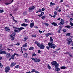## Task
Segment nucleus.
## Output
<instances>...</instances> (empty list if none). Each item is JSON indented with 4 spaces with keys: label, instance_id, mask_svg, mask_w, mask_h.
I'll return each mask as SVG.
<instances>
[{
    "label": "nucleus",
    "instance_id": "nucleus-1",
    "mask_svg": "<svg viewBox=\"0 0 73 73\" xmlns=\"http://www.w3.org/2000/svg\"><path fill=\"white\" fill-rule=\"evenodd\" d=\"M51 64L52 65L55 66V68H57L58 67V64H57V62L56 61H53L51 62Z\"/></svg>",
    "mask_w": 73,
    "mask_h": 73
},
{
    "label": "nucleus",
    "instance_id": "nucleus-2",
    "mask_svg": "<svg viewBox=\"0 0 73 73\" xmlns=\"http://www.w3.org/2000/svg\"><path fill=\"white\" fill-rule=\"evenodd\" d=\"M17 29H18L19 30H15L14 31L15 32H17L18 33H19V32H20L21 30H23V29H24L23 27H21L20 28H18Z\"/></svg>",
    "mask_w": 73,
    "mask_h": 73
},
{
    "label": "nucleus",
    "instance_id": "nucleus-3",
    "mask_svg": "<svg viewBox=\"0 0 73 73\" xmlns=\"http://www.w3.org/2000/svg\"><path fill=\"white\" fill-rule=\"evenodd\" d=\"M11 70V68L9 67H7L5 68V73H8Z\"/></svg>",
    "mask_w": 73,
    "mask_h": 73
},
{
    "label": "nucleus",
    "instance_id": "nucleus-4",
    "mask_svg": "<svg viewBox=\"0 0 73 73\" xmlns=\"http://www.w3.org/2000/svg\"><path fill=\"white\" fill-rule=\"evenodd\" d=\"M66 40L68 41V42H67V44L68 45H70V43L72 42V39L67 38L66 39Z\"/></svg>",
    "mask_w": 73,
    "mask_h": 73
},
{
    "label": "nucleus",
    "instance_id": "nucleus-5",
    "mask_svg": "<svg viewBox=\"0 0 73 73\" xmlns=\"http://www.w3.org/2000/svg\"><path fill=\"white\" fill-rule=\"evenodd\" d=\"M31 59H32L33 60H34V61L35 62H39L40 61V60L38 59H37V58H31Z\"/></svg>",
    "mask_w": 73,
    "mask_h": 73
},
{
    "label": "nucleus",
    "instance_id": "nucleus-6",
    "mask_svg": "<svg viewBox=\"0 0 73 73\" xmlns=\"http://www.w3.org/2000/svg\"><path fill=\"white\" fill-rule=\"evenodd\" d=\"M39 48H40V49H44L45 48V46L43 44H42L40 45Z\"/></svg>",
    "mask_w": 73,
    "mask_h": 73
},
{
    "label": "nucleus",
    "instance_id": "nucleus-7",
    "mask_svg": "<svg viewBox=\"0 0 73 73\" xmlns=\"http://www.w3.org/2000/svg\"><path fill=\"white\" fill-rule=\"evenodd\" d=\"M35 8V7H34V6H33L32 7H30L28 9L29 10V11H32V10H33Z\"/></svg>",
    "mask_w": 73,
    "mask_h": 73
},
{
    "label": "nucleus",
    "instance_id": "nucleus-8",
    "mask_svg": "<svg viewBox=\"0 0 73 73\" xmlns=\"http://www.w3.org/2000/svg\"><path fill=\"white\" fill-rule=\"evenodd\" d=\"M60 23L61 24H62V25L64 24V23H65L64 20H63L62 19H61L60 21Z\"/></svg>",
    "mask_w": 73,
    "mask_h": 73
},
{
    "label": "nucleus",
    "instance_id": "nucleus-9",
    "mask_svg": "<svg viewBox=\"0 0 73 73\" xmlns=\"http://www.w3.org/2000/svg\"><path fill=\"white\" fill-rule=\"evenodd\" d=\"M5 30L6 31V32H10V29L8 28V27H5Z\"/></svg>",
    "mask_w": 73,
    "mask_h": 73
},
{
    "label": "nucleus",
    "instance_id": "nucleus-10",
    "mask_svg": "<svg viewBox=\"0 0 73 73\" xmlns=\"http://www.w3.org/2000/svg\"><path fill=\"white\" fill-rule=\"evenodd\" d=\"M31 73H33V72H35L36 73H40L37 71H35V69H33L32 70V71L31 72Z\"/></svg>",
    "mask_w": 73,
    "mask_h": 73
},
{
    "label": "nucleus",
    "instance_id": "nucleus-11",
    "mask_svg": "<svg viewBox=\"0 0 73 73\" xmlns=\"http://www.w3.org/2000/svg\"><path fill=\"white\" fill-rule=\"evenodd\" d=\"M53 42L48 43V44L49 46L50 47L52 46H53Z\"/></svg>",
    "mask_w": 73,
    "mask_h": 73
},
{
    "label": "nucleus",
    "instance_id": "nucleus-12",
    "mask_svg": "<svg viewBox=\"0 0 73 73\" xmlns=\"http://www.w3.org/2000/svg\"><path fill=\"white\" fill-rule=\"evenodd\" d=\"M34 23H31L30 24V27L31 28H32L33 27H34Z\"/></svg>",
    "mask_w": 73,
    "mask_h": 73
},
{
    "label": "nucleus",
    "instance_id": "nucleus-13",
    "mask_svg": "<svg viewBox=\"0 0 73 73\" xmlns=\"http://www.w3.org/2000/svg\"><path fill=\"white\" fill-rule=\"evenodd\" d=\"M52 35V33H48L46 34V37H48L49 36H50V35Z\"/></svg>",
    "mask_w": 73,
    "mask_h": 73
},
{
    "label": "nucleus",
    "instance_id": "nucleus-14",
    "mask_svg": "<svg viewBox=\"0 0 73 73\" xmlns=\"http://www.w3.org/2000/svg\"><path fill=\"white\" fill-rule=\"evenodd\" d=\"M28 56V54L27 53H25V54H23V57L25 58H27Z\"/></svg>",
    "mask_w": 73,
    "mask_h": 73
},
{
    "label": "nucleus",
    "instance_id": "nucleus-15",
    "mask_svg": "<svg viewBox=\"0 0 73 73\" xmlns=\"http://www.w3.org/2000/svg\"><path fill=\"white\" fill-rule=\"evenodd\" d=\"M16 65V63L13 62H12L11 65H10L11 67H13V66Z\"/></svg>",
    "mask_w": 73,
    "mask_h": 73
},
{
    "label": "nucleus",
    "instance_id": "nucleus-16",
    "mask_svg": "<svg viewBox=\"0 0 73 73\" xmlns=\"http://www.w3.org/2000/svg\"><path fill=\"white\" fill-rule=\"evenodd\" d=\"M44 14V13L43 12H42L41 13V14L40 15H38L37 16H39V17H41V16H43Z\"/></svg>",
    "mask_w": 73,
    "mask_h": 73
},
{
    "label": "nucleus",
    "instance_id": "nucleus-17",
    "mask_svg": "<svg viewBox=\"0 0 73 73\" xmlns=\"http://www.w3.org/2000/svg\"><path fill=\"white\" fill-rule=\"evenodd\" d=\"M56 5V4L55 3L51 2L49 6L50 7H52V6H53V5Z\"/></svg>",
    "mask_w": 73,
    "mask_h": 73
},
{
    "label": "nucleus",
    "instance_id": "nucleus-18",
    "mask_svg": "<svg viewBox=\"0 0 73 73\" xmlns=\"http://www.w3.org/2000/svg\"><path fill=\"white\" fill-rule=\"evenodd\" d=\"M0 54H7V52L5 51H1L0 52Z\"/></svg>",
    "mask_w": 73,
    "mask_h": 73
},
{
    "label": "nucleus",
    "instance_id": "nucleus-19",
    "mask_svg": "<svg viewBox=\"0 0 73 73\" xmlns=\"http://www.w3.org/2000/svg\"><path fill=\"white\" fill-rule=\"evenodd\" d=\"M11 56V55L10 53H8L6 55V57L7 58H10Z\"/></svg>",
    "mask_w": 73,
    "mask_h": 73
},
{
    "label": "nucleus",
    "instance_id": "nucleus-20",
    "mask_svg": "<svg viewBox=\"0 0 73 73\" xmlns=\"http://www.w3.org/2000/svg\"><path fill=\"white\" fill-rule=\"evenodd\" d=\"M10 38H11V41H13L15 40V37L13 36H10Z\"/></svg>",
    "mask_w": 73,
    "mask_h": 73
},
{
    "label": "nucleus",
    "instance_id": "nucleus-21",
    "mask_svg": "<svg viewBox=\"0 0 73 73\" xmlns=\"http://www.w3.org/2000/svg\"><path fill=\"white\" fill-rule=\"evenodd\" d=\"M21 26H23V27H27V26H28V24H25V23H23L21 25Z\"/></svg>",
    "mask_w": 73,
    "mask_h": 73
},
{
    "label": "nucleus",
    "instance_id": "nucleus-22",
    "mask_svg": "<svg viewBox=\"0 0 73 73\" xmlns=\"http://www.w3.org/2000/svg\"><path fill=\"white\" fill-rule=\"evenodd\" d=\"M52 38V37L51 36L50 38V41L51 42H53V38Z\"/></svg>",
    "mask_w": 73,
    "mask_h": 73
},
{
    "label": "nucleus",
    "instance_id": "nucleus-23",
    "mask_svg": "<svg viewBox=\"0 0 73 73\" xmlns=\"http://www.w3.org/2000/svg\"><path fill=\"white\" fill-rule=\"evenodd\" d=\"M27 43H25L23 45V48H25L26 47H27Z\"/></svg>",
    "mask_w": 73,
    "mask_h": 73
},
{
    "label": "nucleus",
    "instance_id": "nucleus-24",
    "mask_svg": "<svg viewBox=\"0 0 73 73\" xmlns=\"http://www.w3.org/2000/svg\"><path fill=\"white\" fill-rule=\"evenodd\" d=\"M52 25H54V27H56V25H57V23H56L55 22H53L51 23Z\"/></svg>",
    "mask_w": 73,
    "mask_h": 73
},
{
    "label": "nucleus",
    "instance_id": "nucleus-25",
    "mask_svg": "<svg viewBox=\"0 0 73 73\" xmlns=\"http://www.w3.org/2000/svg\"><path fill=\"white\" fill-rule=\"evenodd\" d=\"M65 27H66V28H68V29H69L70 28H72V27L70 26L69 25L68 26H64Z\"/></svg>",
    "mask_w": 73,
    "mask_h": 73
},
{
    "label": "nucleus",
    "instance_id": "nucleus-26",
    "mask_svg": "<svg viewBox=\"0 0 73 73\" xmlns=\"http://www.w3.org/2000/svg\"><path fill=\"white\" fill-rule=\"evenodd\" d=\"M46 17V16H42L41 17L42 19H45Z\"/></svg>",
    "mask_w": 73,
    "mask_h": 73
},
{
    "label": "nucleus",
    "instance_id": "nucleus-27",
    "mask_svg": "<svg viewBox=\"0 0 73 73\" xmlns=\"http://www.w3.org/2000/svg\"><path fill=\"white\" fill-rule=\"evenodd\" d=\"M13 1L12 0L11 3H5V4H6V5H9V4H11L12 3H13Z\"/></svg>",
    "mask_w": 73,
    "mask_h": 73
},
{
    "label": "nucleus",
    "instance_id": "nucleus-28",
    "mask_svg": "<svg viewBox=\"0 0 73 73\" xmlns=\"http://www.w3.org/2000/svg\"><path fill=\"white\" fill-rule=\"evenodd\" d=\"M15 35H16V33L15 32H13L12 34L10 36H15Z\"/></svg>",
    "mask_w": 73,
    "mask_h": 73
},
{
    "label": "nucleus",
    "instance_id": "nucleus-29",
    "mask_svg": "<svg viewBox=\"0 0 73 73\" xmlns=\"http://www.w3.org/2000/svg\"><path fill=\"white\" fill-rule=\"evenodd\" d=\"M56 68L55 70L56 71V72H59V71H60V68Z\"/></svg>",
    "mask_w": 73,
    "mask_h": 73
},
{
    "label": "nucleus",
    "instance_id": "nucleus-30",
    "mask_svg": "<svg viewBox=\"0 0 73 73\" xmlns=\"http://www.w3.org/2000/svg\"><path fill=\"white\" fill-rule=\"evenodd\" d=\"M34 49V47H31L29 48V50H33Z\"/></svg>",
    "mask_w": 73,
    "mask_h": 73
},
{
    "label": "nucleus",
    "instance_id": "nucleus-31",
    "mask_svg": "<svg viewBox=\"0 0 73 73\" xmlns=\"http://www.w3.org/2000/svg\"><path fill=\"white\" fill-rule=\"evenodd\" d=\"M36 44H37V46H38V47H39V48L40 47V45H41L40 44V43L38 42Z\"/></svg>",
    "mask_w": 73,
    "mask_h": 73
},
{
    "label": "nucleus",
    "instance_id": "nucleus-32",
    "mask_svg": "<svg viewBox=\"0 0 73 73\" xmlns=\"http://www.w3.org/2000/svg\"><path fill=\"white\" fill-rule=\"evenodd\" d=\"M66 67L65 66H62L61 68L62 69H66Z\"/></svg>",
    "mask_w": 73,
    "mask_h": 73
},
{
    "label": "nucleus",
    "instance_id": "nucleus-33",
    "mask_svg": "<svg viewBox=\"0 0 73 73\" xmlns=\"http://www.w3.org/2000/svg\"><path fill=\"white\" fill-rule=\"evenodd\" d=\"M46 48L48 50H50V48L48 46H47Z\"/></svg>",
    "mask_w": 73,
    "mask_h": 73
},
{
    "label": "nucleus",
    "instance_id": "nucleus-34",
    "mask_svg": "<svg viewBox=\"0 0 73 73\" xmlns=\"http://www.w3.org/2000/svg\"><path fill=\"white\" fill-rule=\"evenodd\" d=\"M48 68L49 69H51V67H50V66H49V64H48Z\"/></svg>",
    "mask_w": 73,
    "mask_h": 73
},
{
    "label": "nucleus",
    "instance_id": "nucleus-35",
    "mask_svg": "<svg viewBox=\"0 0 73 73\" xmlns=\"http://www.w3.org/2000/svg\"><path fill=\"white\" fill-rule=\"evenodd\" d=\"M3 12H4V10L0 9V13H3Z\"/></svg>",
    "mask_w": 73,
    "mask_h": 73
},
{
    "label": "nucleus",
    "instance_id": "nucleus-36",
    "mask_svg": "<svg viewBox=\"0 0 73 73\" xmlns=\"http://www.w3.org/2000/svg\"><path fill=\"white\" fill-rule=\"evenodd\" d=\"M15 68L16 69H18L19 68V65L16 66H15Z\"/></svg>",
    "mask_w": 73,
    "mask_h": 73
},
{
    "label": "nucleus",
    "instance_id": "nucleus-37",
    "mask_svg": "<svg viewBox=\"0 0 73 73\" xmlns=\"http://www.w3.org/2000/svg\"><path fill=\"white\" fill-rule=\"evenodd\" d=\"M66 36H70V33H68L67 34H66Z\"/></svg>",
    "mask_w": 73,
    "mask_h": 73
},
{
    "label": "nucleus",
    "instance_id": "nucleus-38",
    "mask_svg": "<svg viewBox=\"0 0 73 73\" xmlns=\"http://www.w3.org/2000/svg\"><path fill=\"white\" fill-rule=\"evenodd\" d=\"M62 25H60V26H59V28H59V29H62Z\"/></svg>",
    "mask_w": 73,
    "mask_h": 73
},
{
    "label": "nucleus",
    "instance_id": "nucleus-39",
    "mask_svg": "<svg viewBox=\"0 0 73 73\" xmlns=\"http://www.w3.org/2000/svg\"><path fill=\"white\" fill-rule=\"evenodd\" d=\"M24 20H25V23H27L29 21V20H28L27 19H24Z\"/></svg>",
    "mask_w": 73,
    "mask_h": 73
},
{
    "label": "nucleus",
    "instance_id": "nucleus-40",
    "mask_svg": "<svg viewBox=\"0 0 73 73\" xmlns=\"http://www.w3.org/2000/svg\"><path fill=\"white\" fill-rule=\"evenodd\" d=\"M3 66L2 65L1 63H0V68H3Z\"/></svg>",
    "mask_w": 73,
    "mask_h": 73
},
{
    "label": "nucleus",
    "instance_id": "nucleus-41",
    "mask_svg": "<svg viewBox=\"0 0 73 73\" xmlns=\"http://www.w3.org/2000/svg\"><path fill=\"white\" fill-rule=\"evenodd\" d=\"M50 48H53V49H55V46H51V47H50Z\"/></svg>",
    "mask_w": 73,
    "mask_h": 73
},
{
    "label": "nucleus",
    "instance_id": "nucleus-42",
    "mask_svg": "<svg viewBox=\"0 0 73 73\" xmlns=\"http://www.w3.org/2000/svg\"><path fill=\"white\" fill-rule=\"evenodd\" d=\"M61 29H59V30H58V33H60V31H61Z\"/></svg>",
    "mask_w": 73,
    "mask_h": 73
},
{
    "label": "nucleus",
    "instance_id": "nucleus-43",
    "mask_svg": "<svg viewBox=\"0 0 73 73\" xmlns=\"http://www.w3.org/2000/svg\"><path fill=\"white\" fill-rule=\"evenodd\" d=\"M38 11H39V12H42V11H41V10L40 9H38Z\"/></svg>",
    "mask_w": 73,
    "mask_h": 73
},
{
    "label": "nucleus",
    "instance_id": "nucleus-44",
    "mask_svg": "<svg viewBox=\"0 0 73 73\" xmlns=\"http://www.w3.org/2000/svg\"><path fill=\"white\" fill-rule=\"evenodd\" d=\"M70 24L71 26H73V24L72 22H70Z\"/></svg>",
    "mask_w": 73,
    "mask_h": 73
},
{
    "label": "nucleus",
    "instance_id": "nucleus-45",
    "mask_svg": "<svg viewBox=\"0 0 73 73\" xmlns=\"http://www.w3.org/2000/svg\"><path fill=\"white\" fill-rule=\"evenodd\" d=\"M54 14L55 15H57V11H54Z\"/></svg>",
    "mask_w": 73,
    "mask_h": 73
},
{
    "label": "nucleus",
    "instance_id": "nucleus-46",
    "mask_svg": "<svg viewBox=\"0 0 73 73\" xmlns=\"http://www.w3.org/2000/svg\"><path fill=\"white\" fill-rule=\"evenodd\" d=\"M23 50H24V51H27V49H25V48H23Z\"/></svg>",
    "mask_w": 73,
    "mask_h": 73
},
{
    "label": "nucleus",
    "instance_id": "nucleus-47",
    "mask_svg": "<svg viewBox=\"0 0 73 73\" xmlns=\"http://www.w3.org/2000/svg\"><path fill=\"white\" fill-rule=\"evenodd\" d=\"M39 33H42V32H44V31H40V30H39Z\"/></svg>",
    "mask_w": 73,
    "mask_h": 73
},
{
    "label": "nucleus",
    "instance_id": "nucleus-48",
    "mask_svg": "<svg viewBox=\"0 0 73 73\" xmlns=\"http://www.w3.org/2000/svg\"><path fill=\"white\" fill-rule=\"evenodd\" d=\"M11 59H13V60H14V58H14V57L12 56H11Z\"/></svg>",
    "mask_w": 73,
    "mask_h": 73
},
{
    "label": "nucleus",
    "instance_id": "nucleus-49",
    "mask_svg": "<svg viewBox=\"0 0 73 73\" xmlns=\"http://www.w3.org/2000/svg\"><path fill=\"white\" fill-rule=\"evenodd\" d=\"M63 32H66V29H64L63 30Z\"/></svg>",
    "mask_w": 73,
    "mask_h": 73
},
{
    "label": "nucleus",
    "instance_id": "nucleus-50",
    "mask_svg": "<svg viewBox=\"0 0 73 73\" xmlns=\"http://www.w3.org/2000/svg\"><path fill=\"white\" fill-rule=\"evenodd\" d=\"M38 43V42H37V41L36 40L35 42V44H37Z\"/></svg>",
    "mask_w": 73,
    "mask_h": 73
},
{
    "label": "nucleus",
    "instance_id": "nucleus-51",
    "mask_svg": "<svg viewBox=\"0 0 73 73\" xmlns=\"http://www.w3.org/2000/svg\"><path fill=\"white\" fill-rule=\"evenodd\" d=\"M14 54H15V55H16V56H19V55L17 54L16 53H14Z\"/></svg>",
    "mask_w": 73,
    "mask_h": 73
},
{
    "label": "nucleus",
    "instance_id": "nucleus-52",
    "mask_svg": "<svg viewBox=\"0 0 73 73\" xmlns=\"http://www.w3.org/2000/svg\"><path fill=\"white\" fill-rule=\"evenodd\" d=\"M42 11H45V9L44 8H42Z\"/></svg>",
    "mask_w": 73,
    "mask_h": 73
},
{
    "label": "nucleus",
    "instance_id": "nucleus-53",
    "mask_svg": "<svg viewBox=\"0 0 73 73\" xmlns=\"http://www.w3.org/2000/svg\"><path fill=\"white\" fill-rule=\"evenodd\" d=\"M36 56V54H35V53L32 55V56Z\"/></svg>",
    "mask_w": 73,
    "mask_h": 73
},
{
    "label": "nucleus",
    "instance_id": "nucleus-54",
    "mask_svg": "<svg viewBox=\"0 0 73 73\" xmlns=\"http://www.w3.org/2000/svg\"><path fill=\"white\" fill-rule=\"evenodd\" d=\"M66 54H68V55H70V52H66Z\"/></svg>",
    "mask_w": 73,
    "mask_h": 73
},
{
    "label": "nucleus",
    "instance_id": "nucleus-55",
    "mask_svg": "<svg viewBox=\"0 0 73 73\" xmlns=\"http://www.w3.org/2000/svg\"><path fill=\"white\" fill-rule=\"evenodd\" d=\"M17 45H18V46H20V42H17Z\"/></svg>",
    "mask_w": 73,
    "mask_h": 73
},
{
    "label": "nucleus",
    "instance_id": "nucleus-56",
    "mask_svg": "<svg viewBox=\"0 0 73 73\" xmlns=\"http://www.w3.org/2000/svg\"><path fill=\"white\" fill-rule=\"evenodd\" d=\"M45 25H46L47 27H48V25H49V24H48L47 23H46Z\"/></svg>",
    "mask_w": 73,
    "mask_h": 73
},
{
    "label": "nucleus",
    "instance_id": "nucleus-57",
    "mask_svg": "<svg viewBox=\"0 0 73 73\" xmlns=\"http://www.w3.org/2000/svg\"><path fill=\"white\" fill-rule=\"evenodd\" d=\"M24 40H26L28 39V38L27 37H25L24 38Z\"/></svg>",
    "mask_w": 73,
    "mask_h": 73
},
{
    "label": "nucleus",
    "instance_id": "nucleus-58",
    "mask_svg": "<svg viewBox=\"0 0 73 73\" xmlns=\"http://www.w3.org/2000/svg\"><path fill=\"white\" fill-rule=\"evenodd\" d=\"M56 15H55V14L54 16H53V17H54V18H55V17H56Z\"/></svg>",
    "mask_w": 73,
    "mask_h": 73
},
{
    "label": "nucleus",
    "instance_id": "nucleus-59",
    "mask_svg": "<svg viewBox=\"0 0 73 73\" xmlns=\"http://www.w3.org/2000/svg\"><path fill=\"white\" fill-rule=\"evenodd\" d=\"M32 37H36V35H33Z\"/></svg>",
    "mask_w": 73,
    "mask_h": 73
},
{
    "label": "nucleus",
    "instance_id": "nucleus-60",
    "mask_svg": "<svg viewBox=\"0 0 73 73\" xmlns=\"http://www.w3.org/2000/svg\"><path fill=\"white\" fill-rule=\"evenodd\" d=\"M58 53V52H57L56 51H54V53H55V54H56V53Z\"/></svg>",
    "mask_w": 73,
    "mask_h": 73
},
{
    "label": "nucleus",
    "instance_id": "nucleus-61",
    "mask_svg": "<svg viewBox=\"0 0 73 73\" xmlns=\"http://www.w3.org/2000/svg\"><path fill=\"white\" fill-rule=\"evenodd\" d=\"M38 53H41V51H40V50H38Z\"/></svg>",
    "mask_w": 73,
    "mask_h": 73
},
{
    "label": "nucleus",
    "instance_id": "nucleus-62",
    "mask_svg": "<svg viewBox=\"0 0 73 73\" xmlns=\"http://www.w3.org/2000/svg\"><path fill=\"white\" fill-rule=\"evenodd\" d=\"M13 45H14L13 44H10V46H13Z\"/></svg>",
    "mask_w": 73,
    "mask_h": 73
},
{
    "label": "nucleus",
    "instance_id": "nucleus-63",
    "mask_svg": "<svg viewBox=\"0 0 73 73\" xmlns=\"http://www.w3.org/2000/svg\"><path fill=\"white\" fill-rule=\"evenodd\" d=\"M69 56L70 57H73V56L70 55V54L69 55Z\"/></svg>",
    "mask_w": 73,
    "mask_h": 73
},
{
    "label": "nucleus",
    "instance_id": "nucleus-64",
    "mask_svg": "<svg viewBox=\"0 0 73 73\" xmlns=\"http://www.w3.org/2000/svg\"><path fill=\"white\" fill-rule=\"evenodd\" d=\"M11 56H13V57H15V54H14L13 55H12Z\"/></svg>",
    "mask_w": 73,
    "mask_h": 73
}]
</instances>
